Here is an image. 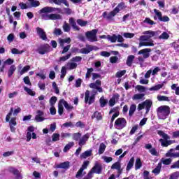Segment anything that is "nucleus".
<instances>
[{"mask_svg":"<svg viewBox=\"0 0 179 179\" xmlns=\"http://www.w3.org/2000/svg\"><path fill=\"white\" fill-rule=\"evenodd\" d=\"M125 8H127V6H125V3L122 2L120 3L114 9L117 13H119L120 10H123V9H125Z\"/></svg>","mask_w":179,"mask_h":179,"instance_id":"24","label":"nucleus"},{"mask_svg":"<svg viewBox=\"0 0 179 179\" xmlns=\"http://www.w3.org/2000/svg\"><path fill=\"white\" fill-rule=\"evenodd\" d=\"M97 94V90L93 89L92 91V94L90 95V91L87 90L85 94V103L86 104H93L94 103V100L96 99V94Z\"/></svg>","mask_w":179,"mask_h":179,"instance_id":"4","label":"nucleus"},{"mask_svg":"<svg viewBox=\"0 0 179 179\" xmlns=\"http://www.w3.org/2000/svg\"><path fill=\"white\" fill-rule=\"evenodd\" d=\"M118 97H119L118 95H115L112 99H110L109 106H110V107H113V106L115 105V100H117Z\"/></svg>","mask_w":179,"mask_h":179,"instance_id":"47","label":"nucleus"},{"mask_svg":"<svg viewBox=\"0 0 179 179\" xmlns=\"http://www.w3.org/2000/svg\"><path fill=\"white\" fill-rule=\"evenodd\" d=\"M158 135L159 136H162V138L159 139V142L161 143V145L163 146L164 148H167V146H170V145H173L174 143L173 141L169 140L170 137L167 134L164 133L163 131H157Z\"/></svg>","mask_w":179,"mask_h":179,"instance_id":"2","label":"nucleus"},{"mask_svg":"<svg viewBox=\"0 0 179 179\" xmlns=\"http://www.w3.org/2000/svg\"><path fill=\"white\" fill-rule=\"evenodd\" d=\"M107 40H108V41H110V43H116L117 42V35H115V34H113V36L108 35Z\"/></svg>","mask_w":179,"mask_h":179,"instance_id":"43","label":"nucleus"},{"mask_svg":"<svg viewBox=\"0 0 179 179\" xmlns=\"http://www.w3.org/2000/svg\"><path fill=\"white\" fill-rule=\"evenodd\" d=\"M36 30L38 36L41 40H47V34H45V31H44V29L40 27H36Z\"/></svg>","mask_w":179,"mask_h":179,"instance_id":"15","label":"nucleus"},{"mask_svg":"<svg viewBox=\"0 0 179 179\" xmlns=\"http://www.w3.org/2000/svg\"><path fill=\"white\" fill-rule=\"evenodd\" d=\"M52 12H55L56 13H62L64 15H71L72 13V10L68 8H64L63 9H61L59 8L48 6L41 9V13H52Z\"/></svg>","mask_w":179,"mask_h":179,"instance_id":"1","label":"nucleus"},{"mask_svg":"<svg viewBox=\"0 0 179 179\" xmlns=\"http://www.w3.org/2000/svg\"><path fill=\"white\" fill-rule=\"evenodd\" d=\"M136 89L138 91L141 92V93H143L146 92V88L142 85H137L136 87Z\"/></svg>","mask_w":179,"mask_h":179,"instance_id":"60","label":"nucleus"},{"mask_svg":"<svg viewBox=\"0 0 179 179\" xmlns=\"http://www.w3.org/2000/svg\"><path fill=\"white\" fill-rule=\"evenodd\" d=\"M142 167V161L141 158H137L135 162V170H139Z\"/></svg>","mask_w":179,"mask_h":179,"instance_id":"32","label":"nucleus"},{"mask_svg":"<svg viewBox=\"0 0 179 179\" xmlns=\"http://www.w3.org/2000/svg\"><path fill=\"white\" fill-rule=\"evenodd\" d=\"M65 43L70 44L71 43V38H66L65 39L59 38V44L60 47H64Z\"/></svg>","mask_w":179,"mask_h":179,"instance_id":"20","label":"nucleus"},{"mask_svg":"<svg viewBox=\"0 0 179 179\" xmlns=\"http://www.w3.org/2000/svg\"><path fill=\"white\" fill-rule=\"evenodd\" d=\"M136 110V105L135 104H132L131 106H130V109H129V115L130 117H131V115H134V113H135V110Z\"/></svg>","mask_w":179,"mask_h":179,"instance_id":"49","label":"nucleus"},{"mask_svg":"<svg viewBox=\"0 0 179 179\" xmlns=\"http://www.w3.org/2000/svg\"><path fill=\"white\" fill-rule=\"evenodd\" d=\"M127 127V120L124 117H120L115 122V128L116 129H122Z\"/></svg>","mask_w":179,"mask_h":179,"instance_id":"9","label":"nucleus"},{"mask_svg":"<svg viewBox=\"0 0 179 179\" xmlns=\"http://www.w3.org/2000/svg\"><path fill=\"white\" fill-rule=\"evenodd\" d=\"M171 169H179V160L171 166Z\"/></svg>","mask_w":179,"mask_h":179,"instance_id":"64","label":"nucleus"},{"mask_svg":"<svg viewBox=\"0 0 179 179\" xmlns=\"http://www.w3.org/2000/svg\"><path fill=\"white\" fill-rule=\"evenodd\" d=\"M40 13H43L41 15L43 20H59L62 19V17L59 14H45L47 13H41V10H40Z\"/></svg>","mask_w":179,"mask_h":179,"instance_id":"6","label":"nucleus"},{"mask_svg":"<svg viewBox=\"0 0 179 179\" xmlns=\"http://www.w3.org/2000/svg\"><path fill=\"white\" fill-rule=\"evenodd\" d=\"M91 170L95 173V174H101L103 167L101 166V164L96 163Z\"/></svg>","mask_w":179,"mask_h":179,"instance_id":"16","label":"nucleus"},{"mask_svg":"<svg viewBox=\"0 0 179 179\" xmlns=\"http://www.w3.org/2000/svg\"><path fill=\"white\" fill-rule=\"evenodd\" d=\"M171 90H174L175 94L179 96V87L178 84H173L171 87Z\"/></svg>","mask_w":179,"mask_h":179,"instance_id":"37","label":"nucleus"},{"mask_svg":"<svg viewBox=\"0 0 179 179\" xmlns=\"http://www.w3.org/2000/svg\"><path fill=\"white\" fill-rule=\"evenodd\" d=\"M117 11L113 9V11H110L109 13H107V12H104L103 13V16L104 19H107L108 20H113V17H114L117 15Z\"/></svg>","mask_w":179,"mask_h":179,"instance_id":"14","label":"nucleus"},{"mask_svg":"<svg viewBox=\"0 0 179 179\" xmlns=\"http://www.w3.org/2000/svg\"><path fill=\"white\" fill-rule=\"evenodd\" d=\"M160 71H162L160 67H155L153 70H152L151 75H152V76H156V75H157Z\"/></svg>","mask_w":179,"mask_h":179,"instance_id":"55","label":"nucleus"},{"mask_svg":"<svg viewBox=\"0 0 179 179\" xmlns=\"http://www.w3.org/2000/svg\"><path fill=\"white\" fill-rule=\"evenodd\" d=\"M161 170L162 163H158L157 166L155 168L154 170H152V173H153V174H155V176H157L158 174H160Z\"/></svg>","mask_w":179,"mask_h":179,"instance_id":"27","label":"nucleus"},{"mask_svg":"<svg viewBox=\"0 0 179 179\" xmlns=\"http://www.w3.org/2000/svg\"><path fill=\"white\" fill-rule=\"evenodd\" d=\"M24 90L25 92H27V93H28V94H29V96H36V92L27 87H24Z\"/></svg>","mask_w":179,"mask_h":179,"instance_id":"51","label":"nucleus"},{"mask_svg":"<svg viewBox=\"0 0 179 179\" xmlns=\"http://www.w3.org/2000/svg\"><path fill=\"white\" fill-rule=\"evenodd\" d=\"M78 67V64L75 63V62H69L66 64V69H75Z\"/></svg>","mask_w":179,"mask_h":179,"instance_id":"31","label":"nucleus"},{"mask_svg":"<svg viewBox=\"0 0 179 179\" xmlns=\"http://www.w3.org/2000/svg\"><path fill=\"white\" fill-rule=\"evenodd\" d=\"M16 71V66L15 64L11 65L8 71V78H12V76L13 73H15V71Z\"/></svg>","mask_w":179,"mask_h":179,"instance_id":"23","label":"nucleus"},{"mask_svg":"<svg viewBox=\"0 0 179 179\" xmlns=\"http://www.w3.org/2000/svg\"><path fill=\"white\" fill-rule=\"evenodd\" d=\"M50 51V45L48 44L43 45L37 49V52L41 55H44Z\"/></svg>","mask_w":179,"mask_h":179,"instance_id":"12","label":"nucleus"},{"mask_svg":"<svg viewBox=\"0 0 179 179\" xmlns=\"http://www.w3.org/2000/svg\"><path fill=\"white\" fill-rule=\"evenodd\" d=\"M134 163H135V158L134 157H132L129 163L127 164V166L126 168L127 171H129V170H131V169H132V167H134Z\"/></svg>","mask_w":179,"mask_h":179,"instance_id":"25","label":"nucleus"},{"mask_svg":"<svg viewBox=\"0 0 179 179\" xmlns=\"http://www.w3.org/2000/svg\"><path fill=\"white\" fill-rule=\"evenodd\" d=\"M75 145V143L73 142H69L68 144H66L63 150V152H64V153H66V152H68V150H69V149H71V148L73 147Z\"/></svg>","mask_w":179,"mask_h":179,"instance_id":"39","label":"nucleus"},{"mask_svg":"<svg viewBox=\"0 0 179 179\" xmlns=\"http://www.w3.org/2000/svg\"><path fill=\"white\" fill-rule=\"evenodd\" d=\"M69 22L73 30H76V31H79V30H80V28H79V27H78L76 24L75 18L70 17Z\"/></svg>","mask_w":179,"mask_h":179,"instance_id":"18","label":"nucleus"},{"mask_svg":"<svg viewBox=\"0 0 179 179\" xmlns=\"http://www.w3.org/2000/svg\"><path fill=\"white\" fill-rule=\"evenodd\" d=\"M60 103H62V104L65 107L66 109L67 110H72L73 108V106H71L69 104L68 102H66V101H65L64 99H61L60 100Z\"/></svg>","mask_w":179,"mask_h":179,"instance_id":"28","label":"nucleus"},{"mask_svg":"<svg viewBox=\"0 0 179 179\" xmlns=\"http://www.w3.org/2000/svg\"><path fill=\"white\" fill-rule=\"evenodd\" d=\"M152 101L150 100H145L142 103H139L138 106V111H141V110H143V108H145L146 110V114L150 111V107H152Z\"/></svg>","mask_w":179,"mask_h":179,"instance_id":"8","label":"nucleus"},{"mask_svg":"<svg viewBox=\"0 0 179 179\" xmlns=\"http://www.w3.org/2000/svg\"><path fill=\"white\" fill-rule=\"evenodd\" d=\"M99 103L101 104V107H106V105L107 104V103H108V101H107V99H104V96H101L99 99Z\"/></svg>","mask_w":179,"mask_h":179,"instance_id":"48","label":"nucleus"},{"mask_svg":"<svg viewBox=\"0 0 179 179\" xmlns=\"http://www.w3.org/2000/svg\"><path fill=\"white\" fill-rule=\"evenodd\" d=\"M54 34L55 36H61V34H62V30H61L59 28H56L54 30Z\"/></svg>","mask_w":179,"mask_h":179,"instance_id":"63","label":"nucleus"},{"mask_svg":"<svg viewBox=\"0 0 179 179\" xmlns=\"http://www.w3.org/2000/svg\"><path fill=\"white\" fill-rule=\"evenodd\" d=\"M30 2L31 6L33 8H37V6H40V1L36 0H28Z\"/></svg>","mask_w":179,"mask_h":179,"instance_id":"46","label":"nucleus"},{"mask_svg":"<svg viewBox=\"0 0 179 179\" xmlns=\"http://www.w3.org/2000/svg\"><path fill=\"white\" fill-rule=\"evenodd\" d=\"M127 73V70L119 71L116 73V78H122Z\"/></svg>","mask_w":179,"mask_h":179,"instance_id":"56","label":"nucleus"},{"mask_svg":"<svg viewBox=\"0 0 179 179\" xmlns=\"http://www.w3.org/2000/svg\"><path fill=\"white\" fill-rule=\"evenodd\" d=\"M163 87V84H158L155 86H153L149 89L150 92L160 90Z\"/></svg>","mask_w":179,"mask_h":179,"instance_id":"41","label":"nucleus"},{"mask_svg":"<svg viewBox=\"0 0 179 179\" xmlns=\"http://www.w3.org/2000/svg\"><path fill=\"white\" fill-rule=\"evenodd\" d=\"M170 37V35L167 32H163L159 36V40H167Z\"/></svg>","mask_w":179,"mask_h":179,"instance_id":"52","label":"nucleus"},{"mask_svg":"<svg viewBox=\"0 0 179 179\" xmlns=\"http://www.w3.org/2000/svg\"><path fill=\"white\" fill-rule=\"evenodd\" d=\"M10 173H13L14 176H17V178H20V176H19V171L13 167H10L8 169Z\"/></svg>","mask_w":179,"mask_h":179,"instance_id":"35","label":"nucleus"},{"mask_svg":"<svg viewBox=\"0 0 179 179\" xmlns=\"http://www.w3.org/2000/svg\"><path fill=\"white\" fill-rule=\"evenodd\" d=\"M58 114L59 115L64 114V105H62L61 101H59L58 103Z\"/></svg>","mask_w":179,"mask_h":179,"instance_id":"45","label":"nucleus"},{"mask_svg":"<svg viewBox=\"0 0 179 179\" xmlns=\"http://www.w3.org/2000/svg\"><path fill=\"white\" fill-rule=\"evenodd\" d=\"M144 96V94H136L133 96V100H142Z\"/></svg>","mask_w":179,"mask_h":179,"instance_id":"50","label":"nucleus"},{"mask_svg":"<svg viewBox=\"0 0 179 179\" xmlns=\"http://www.w3.org/2000/svg\"><path fill=\"white\" fill-rule=\"evenodd\" d=\"M134 59H135V56L134 55L128 56L127 62H126L127 65L128 66H131L132 65V62H134Z\"/></svg>","mask_w":179,"mask_h":179,"instance_id":"36","label":"nucleus"},{"mask_svg":"<svg viewBox=\"0 0 179 179\" xmlns=\"http://www.w3.org/2000/svg\"><path fill=\"white\" fill-rule=\"evenodd\" d=\"M71 55H72V54L69 53L66 56H63L59 58V61L62 62H65V61H68V59H69L71 58Z\"/></svg>","mask_w":179,"mask_h":179,"instance_id":"53","label":"nucleus"},{"mask_svg":"<svg viewBox=\"0 0 179 179\" xmlns=\"http://www.w3.org/2000/svg\"><path fill=\"white\" fill-rule=\"evenodd\" d=\"M50 2H53L56 5H61V3H64L65 6H69V3L66 0H50Z\"/></svg>","mask_w":179,"mask_h":179,"instance_id":"22","label":"nucleus"},{"mask_svg":"<svg viewBox=\"0 0 179 179\" xmlns=\"http://www.w3.org/2000/svg\"><path fill=\"white\" fill-rule=\"evenodd\" d=\"M123 36L125 38H132L133 37L135 36V34L134 33H129V32H124L123 34Z\"/></svg>","mask_w":179,"mask_h":179,"instance_id":"54","label":"nucleus"},{"mask_svg":"<svg viewBox=\"0 0 179 179\" xmlns=\"http://www.w3.org/2000/svg\"><path fill=\"white\" fill-rule=\"evenodd\" d=\"M154 12L156 15V16L154 17L155 20H161L162 19V12H160L159 10L157 9H154Z\"/></svg>","mask_w":179,"mask_h":179,"instance_id":"42","label":"nucleus"},{"mask_svg":"<svg viewBox=\"0 0 179 179\" xmlns=\"http://www.w3.org/2000/svg\"><path fill=\"white\" fill-rule=\"evenodd\" d=\"M62 29L64 33H69L71 31V25L65 21L62 25Z\"/></svg>","mask_w":179,"mask_h":179,"instance_id":"26","label":"nucleus"},{"mask_svg":"<svg viewBox=\"0 0 179 179\" xmlns=\"http://www.w3.org/2000/svg\"><path fill=\"white\" fill-rule=\"evenodd\" d=\"M171 162H173V160L171 158H168V159L162 158L161 159V162H159V163H161L162 164H164L165 166H169L171 164Z\"/></svg>","mask_w":179,"mask_h":179,"instance_id":"29","label":"nucleus"},{"mask_svg":"<svg viewBox=\"0 0 179 179\" xmlns=\"http://www.w3.org/2000/svg\"><path fill=\"white\" fill-rule=\"evenodd\" d=\"M57 103V96H52L50 99V104L51 106H54Z\"/></svg>","mask_w":179,"mask_h":179,"instance_id":"62","label":"nucleus"},{"mask_svg":"<svg viewBox=\"0 0 179 179\" xmlns=\"http://www.w3.org/2000/svg\"><path fill=\"white\" fill-rule=\"evenodd\" d=\"M90 50H91L90 45H86V47L80 49L78 52L80 54H85L86 55V54H89V53L92 52Z\"/></svg>","mask_w":179,"mask_h":179,"instance_id":"21","label":"nucleus"},{"mask_svg":"<svg viewBox=\"0 0 179 179\" xmlns=\"http://www.w3.org/2000/svg\"><path fill=\"white\" fill-rule=\"evenodd\" d=\"M143 34H145L148 37V38H152V37H155L156 36V32L153 31H145L143 33Z\"/></svg>","mask_w":179,"mask_h":179,"instance_id":"30","label":"nucleus"},{"mask_svg":"<svg viewBox=\"0 0 179 179\" xmlns=\"http://www.w3.org/2000/svg\"><path fill=\"white\" fill-rule=\"evenodd\" d=\"M52 142H57L59 141V134L55 133L52 136Z\"/></svg>","mask_w":179,"mask_h":179,"instance_id":"59","label":"nucleus"},{"mask_svg":"<svg viewBox=\"0 0 179 179\" xmlns=\"http://www.w3.org/2000/svg\"><path fill=\"white\" fill-rule=\"evenodd\" d=\"M20 111H22V108H20V107H17V108H15V110H13V108H10V112L7 114L6 117V122H9V120H10V116L12 115V114H13V115H17L19 113H20Z\"/></svg>","mask_w":179,"mask_h":179,"instance_id":"10","label":"nucleus"},{"mask_svg":"<svg viewBox=\"0 0 179 179\" xmlns=\"http://www.w3.org/2000/svg\"><path fill=\"white\" fill-rule=\"evenodd\" d=\"M35 121H36V122H43V121H45L44 112L42 110H37L36 115L35 116Z\"/></svg>","mask_w":179,"mask_h":179,"instance_id":"13","label":"nucleus"},{"mask_svg":"<svg viewBox=\"0 0 179 179\" xmlns=\"http://www.w3.org/2000/svg\"><path fill=\"white\" fill-rule=\"evenodd\" d=\"M106 144L101 143L99 145L98 153L99 155H103L106 151Z\"/></svg>","mask_w":179,"mask_h":179,"instance_id":"33","label":"nucleus"},{"mask_svg":"<svg viewBox=\"0 0 179 179\" xmlns=\"http://www.w3.org/2000/svg\"><path fill=\"white\" fill-rule=\"evenodd\" d=\"M97 29H92L90 31H87L85 34V36L88 40V41H90V43H94L95 41H97Z\"/></svg>","mask_w":179,"mask_h":179,"instance_id":"7","label":"nucleus"},{"mask_svg":"<svg viewBox=\"0 0 179 179\" xmlns=\"http://www.w3.org/2000/svg\"><path fill=\"white\" fill-rule=\"evenodd\" d=\"M71 163L69 162H64L57 165V169H64V170H68L70 167Z\"/></svg>","mask_w":179,"mask_h":179,"instance_id":"19","label":"nucleus"},{"mask_svg":"<svg viewBox=\"0 0 179 179\" xmlns=\"http://www.w3.org/2000/svg\"><path fill=\"white\" fill-rule=\"evenodd\" d=\"M118 62V57L113 56L110 57V64H117Z\"/></svg>","mask_w":179,"mask_h":179,"instance_id":"61","label":"nucleus"},{"mask_svg":"<svg viewBox=\"0 0 179 179\" xmlns=\"http://www.w3.org/2000/svg\"><path fill=\"white\" fill-rule=\"evenodd\" d=\"M89 138H90V134H86L84 135L81 138H80V141L78 142V144L80 146H83V145L86 144V142L89 140Z\"/></svg>","mask_w":179,"mask_h":179,"instance_id":"17","label":"nucleus"},{"mask_svg":"<svg viewBox=\"0 0 179 179\" xmlns=\"http://www.w3.org/2000/svg\"><path fill=\"white\" fill-rule=\"evenodd\" d=\"M30 71V66H25L23 69L20 71V75H24L26 72H29Z\"/></svg>","mask_w":179,"mask_h":179,"instance_id":"57","label":"nucleus"},{"mask_svg":"<svg viewBox=\"0 0 179 179\" xmlns=\"http://www.w3.org/2000/svg\"><path fill=\"white\" fill-rule=\"evenodd\" d=\"M77 23L79 24V26H81L82 27L86 26L87 24V21H84L81 19L77 20Z\"/></svg>","mask_w":179,"mask_h":179,"instance_id":"58","label":"nucleus"},{"mask_svg":"<svg viewBox=\"0 0 179 179\" xmlns=\"http://www.w3.org/2000/svg\"><path fill=\"white\" fill-rule=\"evenodd\" d=\"M112 170H117V171H120L121 170V164L120 162H115L111 166Z\"/></svg>","mask_w":179,"mask_h":179,"instance_id":"44","label":"nucleus"},{"mask_svg":"<svg viewBox=\"0 0 179 179\" xmlns=\"http://www.w3.org/2000/svg\"><path fill=\"white\" fill-rule=\"evenodd\" d=\"M92 118H96L97 121H101V120H103V115L100 112H95L93 115Z\"/></svg>","mask_w":179,"mask_h":179,"instance_id":"34","label":"nucleus"},{"mask_svg":"<svg viewBox=\"0 0 179 179\" xmlns=\"http://www.w3.org/2000/svg\"><path fill=\"white\" fill-rule=\"evenodd\" d=\"M158 101H170V98L169 96L158 95L157 97Z\"/></svg>","mask_w":179,"mask_h":179,"instance_id":"40","label":"nucleus"},{"mask_svg":"<svg viewBox=\"0 0 179 179\" xmlns=\"http://www.w3.org/2000/svg\"><path fill=\"white\" fill-rule=\"evenodd\" d=\"M157 111L159 120H166L170 115V107L167 106H161L157 109Z\"/></svg>","mask_w":179,"mask_h":179,"instance_id":"3","label":"nucleus"},{"mask_svg":"<svg viewBox=\"0 0 179 179\" xmlns=\"http://www.w3.org/2000/svg\"><path fill=\"white\" fill-rule=\"evenodd\" d=\"M90 156H92V150H87L83 152L80 155V157L81 159H87V157H90Z\"/></svg>","mask_w":179,"mask_h":179,"instance_id":"38","label":"nucleus"},{"mask_svg":"<svg viewBox=\"0 0 179 179\" xmlns=\"http://www.w3.org/2000/svg\"><path fill=\"white\" fill-rule=\"evenodd\" d=\"M150 52H152V50L150 48H145L138 51V55H143L145 59L149 58L150 57Z\"/></svg>","mask_w":179,"mask_h":179,"instance_id":"11","label":"nucleus"},{"mask_svg":"<svg viewBox=\"0 0 179 179\" xmlns=\"http://www.w3.org/2000/svg\"><path fill=\"white\" fill-rule=\"evenodd\" d=\"M139 40V47H153L155 43H153V40L150 39L149 36L146 35L141 36L138 38Z\"/></svg>","mask_w":179,"mask_h":179,"instance_id":"5","label":"nucleus"}]
</instances>
